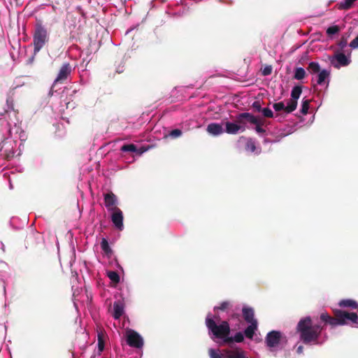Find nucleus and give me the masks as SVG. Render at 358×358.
<instances>
[{"label":"nucleus","instance_id":"f704fd0d","mask_svg":"<svg viewBox=\"0 0 358 358\" xmlns=\"http://www.w3.org/2000/svg\"><path fill=\"white\" fill-rule=\"evenodd\" d=\"M256 125L255 127V131L259 135V136H263L266 133V131L265 129L261 126L258 123V120H257V123L255 124Z\"/></svg>","mask_w":358,"mask_h":358},{"label":"nucleus","instance_id":"a211bd4d","mask_svg":"<svg viewBox=\"0 0 358 358\" xmlns=\"http://www.w3.org/2000/svg\"><path fill=\"white\" fill-rule=\"evenodd\" d=\"M97 332V341H98V349H99V353L100 354L105 348V342L107 338V334L104 329L99 327L96 330Z\"/></svg>","mask_w":358,"mask_h":358},{"label":"nucleus","instance_id":"7ed1b4c3","mask_svg":"<svg viewBox=\"0 0 358 358\" xmlns=\"http://www.w3.org/2000/svg\"><path fill=\"white\" fill-rule=\"evenodd\" d=\"M8 110L3 113H0V121L3 120L8 125V137L17 138L22 141H25L26 136L22 131L19 121L17 120V114L14 110L13 102L7 100Z\"/></svg>","mask_w":358,"mask_h":358},{"label":"nucleus","instance_id":"b1692460","mask_svg":"<svg viewBox=\"0 0 358 358\" xmlns=\"http://www.w3.org/2000/svg\"><path fill=\"white\" fill-rule=\"evenodd\" d=\"M273 109L275 110V111H281V110H283L285 113L287 114H289V113H291L292 112H288L287 111V101H286V103H285V102L283 101H280V102H278V103H275L273 105Z\"/></svg>","mask_w":358,"mask_h":358},{"label":"nucleus","instance_id":"72a5a7b5","mask_svg":"<svg viewBox=\"0 0 358 358\" xmlns=\"http://www.w3.org/2000/svg\"><path fill=\"white\" fill-rule=\"evenodd\" d=\"M261 112L262 113L264 117H272L273 116V111L268 108H264L263 109H262Z\"/></svg>","mask_w":358,"mask_h":358},{"label":"nucleus","instance_id":"2f4dec72","mask_svg":"<svg viewBox=\"0 0 358 358\" xmlns=\"http://www.w3.org/2000/svg\"><path fill=\"white\" fill-rule=\"evenodd\" d=\"M182 134V132L180 129H173L171 130L166 136H169L171 138H179L180 136H181Z\"/></svg>","mask_w":358,"mask_h":358},{"label":"nucleus","instance_id":"6ab92c4d","mask_svg":"<svg viewBox=\"0 0 358 358\" xmlns=\"http://www.w3.org/2000/svg\"><path fill=\"white\" fill-rule=\"evenodd\" d=\"M242 312L243 316L248 323H252L254 321H257L255 318V313L253 308L245 306L243 308Z\"/></svg>","mask_w":358,"mask_h":358},{"label":"nucleus","instance_id":"0eeeda50","mask_svg":"<svg viewBox=\"0 0 358 358\" xmlns=\"http://www.w3.org/2000/svg\"><path fill=\"white\" fill-rule=\"evenodd\" d=\"M210 358H248L247 352L240 348L227 349L209 348Z\"/></svg>","mask_w":358,"mask_h":358},{"label":"nucleus","instance_id":"6e6552de","mask_svg":"<svg viewBox=\"0 0 358 358\" xmlns=\"http://www.w3.org/2000/svg\"><path fill=\"white\" fill-rule=\"evenodd\" d=\"M308 71L311 74H316V84L318 85H326L329 83L330 71L321 69L318 62H310L308 64Z\"/></svg>","mask_w":358,"mask_h":358},{"label":"nucleus","instance_id":"393cba45","mask_svg":"<svg viewBox=\"0 0 358 358\" xmlns=\"http://www.w3.org/2000/svg\"><path fill=\"white\" fill-rule=\"evenodd\" d=\"M306 75V71L302 67H296L294 70V78L296 79V80H302L305 78Z\"/></svg>","mask_w":358,"mask_h":358},{"label":"nucleus","instance_id":"c03bdc74","mask_svg":"<svg viewBox=\"0 0 358 358\" xmlns=\"http://www.w3.org/2000/svg\"><path fill=\"white\" fill-rule=\"evenodd\" d=\"M9 188H10V189H13V185H12V183H11L10 182H9Z\"/></svg>","mask_w":358,"mask_h":358},{"label":"nucleus","instance_id":"20e7f679","mask_svg":"<svg viewBox=\"0 0 358 358\" xmlns=\"http://www.w3.org/2000/svg\"><path fill=\"white\" fill-rule=\"evenodd\" d=\"M334 315L335 317H332L327 313H322L320 315V320L325 324H328L332 327L347 324L358 327V315L357 313L336 310L334 311Z\"/></svg>","mask_w":358,"mask_h":358},{"label":"nucleus","instance_id":"1a4fd4ad","mask_svg":"<svg viewBox=\"0 0 358 358\" xmlns=\"http://www.w3.org/2000/svg\"><path fill=\"white\" fill-rule=\"evenodd\" d=\"M48 34L46 29L41 24L36 25L34 34V53H37L48 41Z\"/></svg>","mask_w":358,"mask_h":358},{"label":"nucleus","instance_id":"aec40b11","mask_svg":"<svg viewBox=\"0 0 358 358\" xmlns=\"http://www.w3.org/2000/svg\"><path fill=\"white\" fill-rule=\"evenodd\" d=\"M124 313V305L123 303L118 301H115L113 304V316L115 319H119Z\"/></svg>","mask_w":358,"mask_h":358},{"label":"nucleus","instance_id":"ea45409f","mask_svg":"<svg viewBox=\"0 0 358 358\" xmlns=\"http://www.w3.org/2000/svg\"><path fill=\"white\" fill-rule=\"evenodd\" d=\"M252 106L254 108H255L257 110V111L261 112L262 108H261V105L259 101H255L252 104Z\"/></svg>","mask_w":358,"mask_h":358},{"label":"nucleus","instance_id":"423d86ee","mask_svg":"<svg viewBox=\"0 0 358 358\" xmlns=\"http://www.w3.org/2000/svg\"><path fill=\"white\" fill-rule=\"evenodd\" d=\"M243 119H246L248 122L252 124L257 123V117L254 115L248 113H241L238 117L237 122H226L224 123V132L229 134H236L240 132H243L245 130V124Z\"/></svg>","mask_w":358,"mask_h":358},{"label":"nucleus","instance_id":"cd10ccee","mask_svg":"<svg viewBox=\"0 0 358 358\" xmlns=\"http://www.w3.org/2000/svg\"><path fill=\"white\" fill-rule=\"evenodd\" d=\"M107 276L112 282H113L115 283H118L120 282V275L116 271H108Z\"/></svg>","mask_w":358,"mask_h":358},{"label":"nucleus","instance_id":"412c9836","mask_svg":"<svg viewBox=\"0 0 358 358\" xmlns=\"http://www.w3.org/2000/svg\"><path fill=\"white\" fill-rule=\"evenodd\" d=\"M249 325L244 331V335L246 338L252 339L255 331L257 329V321H254L252 323H248Z\"/></svg>","mask_w":358,"mask_h":358},{"label":"nucleus","instance_id":"bb28decb","mask_svg":"<svg viewBox=\"0 0 358 358\" xmlns=\"http://www.w3.org/2000/svg\"><path fill=\"white\" fill-rule=\"evenodd\" d=\"M232 306L231 303L229 301H223L220 303V306L214 307V311L216 312L218 310H227Z\"/></svg>","mask_w":358,"mask_h":358},{"label":"nucleus","instance_id":"f257e3e1","mask_svg":"<svg viewBox=\"0 0 358 358\" xmlns=\"http://www.w3.org/2000/svg\"><path fill=\"white\" fill-rule=\"evenodd\" d=\"M205 324L209 337L215 343L222 345L230 341V326L227 321L221 320L217 314L208 313Z\"/></svg>","mask_w":358,"mask_h":358},{"label":"nucleus","instance_id":"a18cd8bd","mask_svg":"<svg viewBox=\"0 0 358 358\" xmlns=\"http://www.w3.org/2000/svg\"><path fill=\"white\" fill-rule=\"evenodd\" d=\"M189 127H187V128H185V130H186V131H187V130H189Z\"/></svg>","mask_w":358,"mask_h":358},{"label":"nucleus","instance_id":"2eb2a0df","mask_svg":"<svg viewBox=\"0 0 358 358\" xmlns=\"http://www.w3.org/2000/svg\"><path fill=\"white\" fill-rule=\"evenodd\" d=\"M71 71L72 68L71 65L69 63H64L59 69L58 75L55 80V83L63 82L66 80L68 76L71 74Z\"/></svg>","mask_w":358,"mask_h":358},{"label":"nucleus","instance_id":"79ce46f5","mask_svg":"<svg viewBox=\"0 0 358 358\" xmlns=\"http://www.w3.org/2000/svg\"><path fill=\"white\" fill-rule=\"evenodd\" d=\"M296 352L298 354H302L303 353V346L302 345H299V346L297 347Z\"/></svg>","mask_w":358,"mask_h":358},{"label":"nucleus","instance_id":"f3484780","mask_svg":"<svg viewBox=\"0 0 358 358\" xmlns=\"http://www.w3.org/2000/svg\"><path fill=\"white\" fill-rule=\"evenodd\" d=\"M241 140L246 141L245 143V150L246 151L254 153L255 155H259L261 152V148L256 145L255 141L252 138H245L244 137H241Z\"/></svg>","mask_w":358,"mask_h":358},{"label":"nucleus","instance_id":"5701e85b","mask_svg":"<svg viewBox=\"0 0 358 358\" xmlns=\"http://www.w3.org/2000/svg\"><path fill=\"white\" fill-rule=\"evenodd\" d=\"M338 305L341 307L351 308L352 309H356L358 308L357 302L352 299H343L339 301Z\"/></svg>","mask_w":358,"mask_h":358},{"label":"nucleus","instance_id":"49530a36","mask_svg":"<svg viewBox=\"0 0 358 358\" xmlns=\"http://www.w3.org/2000/svg\"><path fill=\"white\" fill-rule=\"evenodd\" d=\"M92 358H95V357H92Z\"/></svg>","mask_w":358,"mask_h":358},{"label":"nucleus","instance_id":"4be33fe9","mask_svg":"<svg viewBox=\"0 0 358 358\" xmlns=\"http://www.w3.org/2000/svg\"><path fill=\"white\" fill-rule=\"evenodd\" d=\"M101 248L106 256L110 257L113 255V250L110 247L106 238H103L101 241Z\"/></svg>","mask_w":358,"mask_h":358},{"label":"nucleus","instance_id":"4468645a","mask_svg":"<svg viewBox=\"0 0 358 358\" xmlns=\"http://www.w3.org/2000/svg\"><path fill=\"white\" fill-rule=\"evenodd\" d=\"M103 201L105 207L108 213L115 210V209L120 208L118 207V199L117 196L111 192L104 194Z\"/></svg>","mask_w":358,"mask_h":358},{"label":"nucleus","instance_id":"7c9ffc66","mask_svg":"<svg viewBox=\"0 0 358 358\" xmlns=\"http://www.w3.org/2000/svg\"><path fill=\"white\" fill-rule=\"evenodd\" d=\"M309 105H310V100L303 99L302 103H301V113L303 115H306L308 113V111L309 109Z\"/></svg>","mask_w":358,"mask_h":358},{"label":"nucleus","instance_id":"c9c22d12","mask_svg":"<svg viewBox=\"0 0 358 358\" xmlns=\"http://www.w3.org/2000/svg\"><path fill=\"white\" fill-rule=\"evenodd\" d=\"M281 138H282V136H278L275 138H270L266 137L264 140V143L266 144V143H278L281 140Z\"/></svg>","mask_w":358,"mask_h":358},{"label":"nucleus","instance_id":"e433bc0d","mask_svg":"<svg viewBox=\"0 0 358 358\" xmlns=\"http://www.w3.org/2000/svg\"><path fill=\"white\" fill-rule=\"evenodd\" d=\"M350 47L352 48V49H357L358 48V35L356 36V38L355 39H353L350 43Z\"/></svg>","mask_w":358,"mask_h":358},{"label":"nucleus","instance_id":"39448f33","mask_svg":"<svg viewBox=\"0 0 358 358\" xmlns=\"http://www.w3.org/2000/svg\"><path fill=\"white\" fill-rule=\"evenodd\" d=\"M264 343L268 351L273 355H276L285 347L287 338L280 331L273 330L266 334Z\"/></svg>","mask_w":358,"mask_h":358},{"label":"nucleus","instance_id":"f03ea898","mask_svg":"<svg viewBox=\"0 0 358 358\" xmlns=\"http://www.w3.org/2000/svg\"><path fill=\"white\" fill-rule=\"evenodd\" d=\"M296 329L301 341L305 344L322 345L325 341L320 340L323 327L320 324L314 323L309 316L299 320Z\"/></svg>","mask_w":358,"mask_h":358},{"label":"nucleus","instance_id":"a878e982","mask_svg":"<svg viewBox=\"0 0 358 358\" xmlns=\"http://www.w3.org/2000/svg\"><path fill=\"white\" fill-rule=\"evenodd\" d=\"M356 0H343L338 3L339 9H349Z\"/></svg>","mask_w":358,"mask_h":358},{"label":"nucleus","instance_id":"473e14b6","mask_svg":"<svg viewBox=\"0 0 358 358\" xmlns=\"http://www.w3.org/2000/svg\"><path fill=\"white\" fill-rule=\"evenodd\" d=\"M338 31H339V28L336 25L331 26V27H328L327 29V34L329 36H331V35L336 34Z\"/></svg>","mask_w":358,"mask_h":358},{"label":"nucleus","instance_id":"37998d69","mask_svg":"<svg viewBox=\"0 0 358 358\" xmlns=\"http://www.w3.org/2000/svg\"><path fill=\"white\" fill-rule=\"evenodd\" d=\"M66 108H74V103H71V102H68L66 103Z\"/></svg>","mask_w":358,"mask_h":358},{"label":"nucleus","instance_id":"c85d7f7f","mask_svg":"<svg viewBox=\"0 0 358 358\" xmlns=\"http://www.w3.org/2000/svg\"><path fill=\"white\" fill-rule=\"evenodd\" d=\"M244 334L241 332H237L234 336H230L231 340L229 341L228 343L232 342L241 343L244 339Z\"/></svg>","mask_w":358,"mask_h":358},{"label":"nucleus","instance_id":"9b49d317","mask_svg":"<svg viewBox=\"0 0 358 358\" xmlns=\"http://www.w3.org/2000/svg\"><path fill=\"white\" fill-rule=\"evenodd\" d=\"M110 215V219L113 224V226L115 229L119 231L124 230V214L120 208L115 209L111 212L108 213Z\"/></svg>","mask_w":358,"mask_h":358},{"label":"nucleus","instance_id":"58836bf2","mask_svg":"<svg viewBox=\"0 0 358 358\" xmlns=\"http://www.w3.org/2000/svg\"><path fill=\"white\" fill-rule=\"evenodd\" d=\"M347 40L345 38H343L339 43H338V47L343 50L347 46Z\"/></svg>","mask_w":358,"mask_h":358},{"label":"nucleus","instance_id":"ddd939ff","mask_svg":"<svg viewBox=\"0 0 358 358\" xmlns=\"http://www.w3.org/2000/svg\"><path fill=\"white\" fill-rule=\"evenodd\" d=\"M331 64L336 69H339L342 66H347L351 62L350 56H346L343 53H336L330 59Z\"/></svg>","mask_w":358,"mask_h":358},{"label":"nucleus","instance_id":"dca6fc26","mask_svg":"<svg viewBox=\"0 0 358 358\" xmlns=\"http://www.w3.org/2000/svg\"><path fill=\"white\" fill-rule=\"evenodd\" d=\"M206 131L212 136H219L224 132V129L221 124L213 122L207 126Z\"/></svg>","mask_w":358,"mask_h":358},{"label":"nucleus","instance_id":"c756f323","mask_svg":"<svg viewBox=\"0 0 358 358\" xmlns=\"http://www.w3.org/2000/svg\"><path fill=\"white\" fill-rule=\"evenodd\" d=\"M120 150L122 152H137V148L134 144H126L121 147Z\"/></svg>","mask_w":358,"mask_h":358},{"label":"nucleus","instance_id":"9d476101","mask_svg":"<svg viewBox=\"0 0 358 358\" xmlns=\"http://www.w3.org/2000/svg\"><path fill=\"white\" fill-rule=\"evenodd\" d=\"M125 336L127 344L132 348H142L144 345L143 337L136 331L127 329Z\"/></svg>","mask_w":358,"mask_h":358},{"label":"nucleus","instance_id":"4c0bfd02","mask_svg":"<svg viewBox=\"0 0 358 358\" xmlns=\"http://www.w3.org/2000/svg\"><path fill=\"white\" fill-rule=\"evenodd\" d=\"M271 71H272V68L271 66H266L263 71H262V73L264 76H268L271 73Z\"/></svg>","mask_w":358,"mask_h":358},{"label":"nucleus","instance_id":"f8f14e48","mask_svg":"<svg viewBox=\"0 0 358 358\" xmlns=\"http://www.w3.org/2000/svg\"><path fill=\"white\" fill-rule=\"evenodd\" d=\"M302 92V87L299 85L294 86L291 91V98L287 101V111L293 112L296 110L298 104V99Z\"/></svg>","mask_w":358,"mask_h":358},{"label":"nucleus","instance_id":"a19ab883","mask_svg":"<svg viewBox=\"0 0 358 358\" xmlns=\"http://www.w3.org/2000/svg\"><path fill=\"white\" fill-rule=\"evenodd\" d=\"M148 150H149V147H148V148L141 147L139 149L137 148V152H136L138 153L139 155H141L143 153H144L145 152L148 151Z\"/></svg>","mask_w":358,"mask_h":358}]
</instances>
